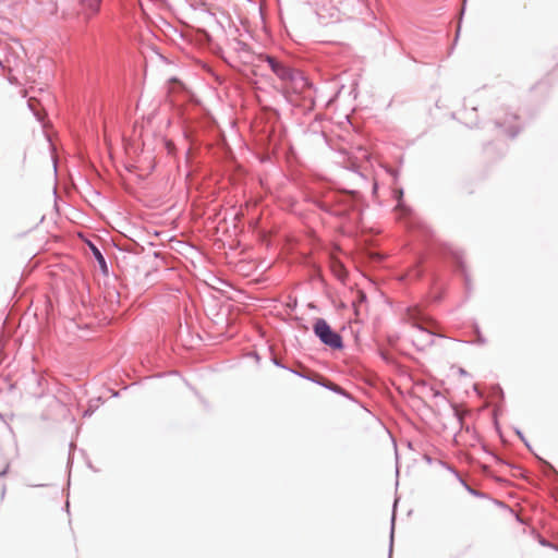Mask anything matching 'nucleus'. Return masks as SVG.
<instances>
[{
  "label": "nucleus",
  "instance_id": "f257e3e1",
  "mask_svg": "<svg viewBox=\"0 0 558 558\" xmlns=\"http://www.w3.org/2000/svg\"><path fill=\"white\" fill-rule=\"evenodd\" d=\"M495 124L499 129L501 135L509 138L515 137L521 131L520 118L517 113L511 111L500 112Z\"/></svg>",
  "mask_w": 558,
  "mask_h": 558
},
{
  "label": "nucleus",
  "instance_id": "f03ea898",
  "mask_svg": "<svg viewBox=\"0 0 558 558\" xmlns=\"http://www.w3.org/2000/svg\"><path fill=\"white\" fill-rule=\"evenodd\" d=\"M266 63L270 68V70L283 82L294 83L300 81L302 86L306 85V82L301 73L292 70L286 64L281 63L277 59L272 57L265 58Z\"/></svg>",
  "mask_w": 558,
  "mask_h": 558
},
{
  "label": "nucleus",
  "instance_id": "7ed1b4c3",
  "mask_svg": "<svg viewBox=\"0 0 558 558\" xmlns=\"http://www.w3.org/2000/svg\"><path fill=\"white\" fill-rule=\"evenodd\" d=\"M314 331L326 345H329L332 349L342 348V339L340 335L335 332L326 320L317 319L314 324Z\"/></svg>",
  "mask_w": 558,
  "mask_h": 558
},
{
  "label": "nucleus",
  "instance_id": "20e7f679",
  "mask_svg": "<svg viewBox=\"0 0 558 558\" xmlns=\"http://www.w3.org/2000/svg\"><path fill=\"white\" fill-rule=\"evenodd\" d=\"M404 319L416 329L435 328V322L428 316H426L417 306L409 307L407 310Z\"/></svg>",
  "mask_w": 558,
  "mask_h": 558
},
{
  "label": "nucleus",
  "instance_id": "39448f33",
  "mask_svg": "<svg viewBox=\"0 0 558 558\" xmlns=\"http://www.w3.org/2000/svg\"><path fill=\"white\" fill-rule=\"evenodd\" d=\"M435 335L434 328H418L412 335V342L418 350L424 351L434 344Z\"/></svg>",
  "mask_w": 558,
  "mask_h": 558
},
{
  "label": "nucleus",
  "instance_id": "423d86ee",
  "mask_svg": "<svg viewBox=\"0 0 558 558\" xmlns=\"http://www.w3.org/2000/svg\"><path fill=\"white\" fill-rule=\"evenodd\" d=\"M331 269L333 271V274L336 275V277L340 280H344L345 277H347V270L344 269L343 265L339 262H333L331 264Z\"/></svg>",
  "mask_w": 558,
  "mask_h": 558
},
{
  "label": "nucleus",
  "instance_id": "0eeeda50",
  "mask_svg": "<svg viewBox=\"0 0 558 558\" xmlns=\"http://www.w3.org/2000/svg\"><path fill=\"white\" fill-rule=\"evenodd\" d=\"M94 2H95V4H94V5H92V9H93L95 12H97V11H98V9H99L100 0H94Z\"/></svg>",
  "mask_w": 558,
  "mask_h": 558
},
{
  "label": "nucleus",
  "instance_id": "6e6552de",
  "mask_svg": "<svg viewBox=\"0 0 558 558\" xmlns=\"http://www.w3.org/2000/svg\"><path fill=\"white\" fill-rule=\"evenodd\" d=\"M97 255H98V258H99L101 262H104V259H102V255H100V253H97Z\"/></svg>",
  "mask_w": 558,
  "mask_h": 558
}]
</instances>
